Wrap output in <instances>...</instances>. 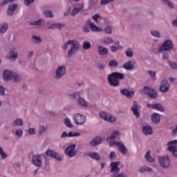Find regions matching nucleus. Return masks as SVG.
Instances as JSON below:
<instances>
[{"instance_id": "obj_56", "label": "nucleus", "mask_w": 177, "mask_h": 177, "mask_svg": "<svg viewBox=\"0 0 177 177\" xmlns=\"http://www.w3.org/2000/svg\"><path fill=\"white\" fill-rule=\"evenodd\" d=\"M0 95L1 96H3V95H5V88H3V86H0Z\"/></svg>"}, {"instance_id": "obj_42", "label": "nucleus", "mask_w": 177, "mask_h": 177, "mask_svg": "<svg viewBox=\"0 0 177 177\" xmlns=\"http://www.w3.org/2000/svg\"><path fill=\"white\" fill-rule=\"evenodd\" d=\"M111 177H127L125 173H113Z\"/></svg>"}, {"instance_id": "obj_30", "label": "nucleus", "mask_w": 177, "mask_h": 177, "mask_svg": "<svg viewBox=\"0 0 177 177\" xmlns=\"http://www.w3.org/2000/svg\"><path fill=\"white\" fill-rule=\"evenodd\" d=\"M9 54H10V57H9L10 60H13V62H15V60L17 59L18 54L17 52H15L14 50H11L10 51Z\"/></svg>"}, {"instance_id": "obj_5", "label": "nucleus", "mask_w": 177, "mask_h": 177, "mask_svg": "<svg viewBox=\"0 0 177 177\" xmlns=\"http://www.w3.org/2000/svg\"><path fill=\"white\" fill-rule=\"evenodd\" d=\"M141 92L144 95H147L151 99H156L157 96H158L154 88H150L147 86H144Z\"/></svg>"}, {"instance_id": "obj_55", "label": "nucleus", "mask_w": 177, "mask_h": 177, "mask_svg": "<svg viewBox=\"0 0 177 177\" xmlns=\"http://www.w3.org/2000/svg\"><path fill=\"white\" fill-rule=\"evenodd\" d=\"M99 17H100V15H99V14H95L93 16L92 19L95 21V23H97V19H99Z\"/></svg>"}, {"instance_id": "obj_37", "label": "nucleus", "mask_w": 177, "mask_h": 177, "mask_svg": "<svg viewBox=\"0 0 177 177\" xmlns=\"http://www.w3.org/2000/svg\"><path fill=\"white\" fill-rule=\"evenodd\" d=\"M162 2L164 5H167V6L171 8V9H174V3H172L169 0H162Z\"/></svg>"}, {"instance_id": "obj_27", "label": "nucleus", "mask_w": 177, "mask_h": 177, "mask_svg": "<svg viewBox=\"0 0 177 177\" xmlns=\"http://www.w3.org/2000/svg\"><path fill=\"white\" fill-rule=\"evenodd\" d=\"M98 53L100 55V56H104V55H107V53H109V50H107V48L103 46H99Z\"/></svg>"}, {"instance_id": "obj_2", "label": "nucleus", "mask_w": 177, "mask_h": 177, "mask_svg": "<svg viewBox=\"0 0 177 177\" xmlns=\"http://www.w3.org/2000/svg\"><path fill=\"white\" fill-rule=\"evenodd\" d=\"M118 80H124V74L113 72L108 76V82L111 86H118L120 85V81Z\"/></svg>"}, {"instance_id": "obj_12", "label": "nucleus", "mask_w": 177, "mask_h": 177, "mask_svg": "<svg viewBox=\"0 0 177 177\" xmlns=\"http://www.w3.org/2000/svg\"><path fill=\"white\" fill-rule=\"evenodd\" d=\"M139 110H140V105H139L136 101L133 102V104L131 107V111L136 117L139 118L140 117V113H139Z\"/></svg>"}, {"instance_id": "obj_26", "label": "nucleus", "mask_w": 177, "mask_h": 177, "mask_svg": "<svg viewBox=\"0 0 177 177\" xmlns=\"http://www.w3.org/2000/svg\"><path fill=\"white\" fill-rule=\"evenodd\" d=\"M120 135V132H118V131H113L111 136L107 137L106 140V142H110V140H114V139H115V138H117V136H118Z\"/></svg>"}, {"instance_id": "obj_35", "label": "nucleus", "mask_w": 177, "mask_h": 177, "mask_svg": "<svg viewBox=\"0 0 177 177\" xmlns=\"http://www.w3.org/2000/svg\"><path fill=\"white\" fill-rule=\"evenodd\" d=\"M152 171H153V169H151L149 167H146V166L142 167L140 169V173H142V172H152Z\"/></svg>"}, {"instance_id": "obj_21", "label": "nucleus", "mask_w": 177, "mask_h": 177, "mask_svg": "<svg viewBox=\"0 0 177 177\" xmlns=\"http://www.w3.org/2000/svg\"><path fill=\"white\" fill-rule=\"evenodd\" d=\"M17 9V4H11L9 6L7 10L8 16H13L15 15V11Z\"/></svg>"}, {"instance_id": "obj_13", "label": "nucleus", "mask_w": 177, "mask_h": 177, "mask_svg": "<svg viewBox=\"0 0 177 177\" xmlns=\"http://www.w3.org/2000/svg\"><path fill=\"white\" fill-rule=\"evenodd\" d=\"M71 96H72V97H73V99H77V97H78L79 104H82V106H84V107H86V106H88V104L86 103L85 100H84V98L81 97L80 93H72V95H71Z\"/></svg>"}, {"instance_id": "obj_8", "label": "nucleus", "mask_w": 177, "mask_h": 177, "mask_svg": "<svg viewBox=\"0 0 177 177\" xmlns=\"http://www.w3.org/2000/svg\"><path fill=\"white\" fill-rule=\"evenodd\" d=\"M74 122L76 125H84V123L86 122V117L80 113L74 115Z\"/></svg>"}, {"instance_id": "obj_63", "label": "nucleus", "mask_w": 177, "mask_h": 177, "mask_svg": "<svg viewBox=\"0 0 177 177\" xmlns=\"http://www.w3.org/2000/svg\"><path fill=\"white\" fill-rule=\"evenodd\" d=\"M83 31L84 32H89V28L88 26H84Z\"/></svg>"}, {"instance_id": "obj_40", "label": "nucleus", "mask_w": 177, "mask_h": 177, "mask_svg": "<svg viewBox=\"0 0 177 177\" xmlns=\"http://www.w3.org/2000/svg\"><path fill=\"white\" fill-rule=\"evenodd\" d=\"M48 129V128L44 126H40L39 127V135H42V133H44V132H46V130Z\"/></svg>"}, {"instance_id": "obj_14", "label": "nucleus", "mask_w": 177, "mask_h": 177, "mask_svg": "<svg viewBox=\"0 0 177 177\" xmlns=\"http://www.w3.org/2000/svg\"><path fill=\"white\" fill-rule=\"evenodd\" d=\"M64 74H66V67L64 66H58L56 70L55 78L59 80V78H62Z\"/></svg>"}, {"instance_id": "obj_61", "label": "nucleus", "mask_w": 177, "mask_h": 177, "mask_svg": "<svg viewBox=\"0 0 177 177\" xmlns=\"http://www.w3.org/2000/svg\"><path fill=\"white\" fill-rule=\"evenodd\" d=\"M109 157L111 160H113V158H115V152L112 151L109 154Z\"/></svg>"}, {"instance_id": "obj_46", "label": "nucleus", "mask_w": 177, "mask_h": 177, "mask_svg": "<svg viewBox=\"0 0 177 177\" xmlns=\"http://www.w3.org/2000/svg\"><path fill=\"white\" fill-rule=\"evenodd\" d=\"M81 134L80 133H74V132H69L68 133V138H73L74 136H80Z\"/></svg>"}, {"instance_id": "obj_62", "label": "nucleus", "mask_w": 177, "mask_h": 177, "mask_svg": "<svg viewBox=\"0 0 177 177\" xmlns=\"http://www.w3.org/2000/svg\"><path fill=\"white\" fill-rule=\"evenodd\" d=\"M110 49L111 52H117L118 48L115 46H111Z\"/></svg>"}, {"instance_id": "obj_58", "label": "nucleus", "mask_w": 177, "mask_h": 177, "mask_svg": "<svg viewBox=\"0 0 177 177\" xmlns=\"http://www.w3.org/2000/svg\"><path fill=\"white\" fill-rule=\"evenodd\" d=\"M35 0H25L24 3L26 5V6H28L30 3H32Z\"/></svg>"}, {"instance_id": "obj_44", "label": "nucleus", "mask_w": 177, "mask_h": 177, "mask_svg": "<svg viewBox=\"0 0 177 177\" xmlns=\"http://www.w3.org/2000/svg\"><path fill=\"white\" fill-rule=\"evenodd\" d=\"M44 15L46 17H53V14L52 13V11L50 10H46L44 12Z\"/></svg>"}, {"instance_id": "obj_19", "label": "nucleus", "mask_w": 177, "mask_h": 177, "mask_svg": "<svg viewBox=\"0 0 177 177\" xmlns=\"http://www.w3.org/2000/svg\"><path fill=\"white\" fill-rule=\"evenodd\" d=\"M46 154L48 157H53V158H56V160H58L59 161H62V156H60V155L56 153V152H55V151H52L50 149H48L46 152Z\"/></svg>"}, {"instance_id": "obj_52", "label": "nucleus", "mask_w": 177, "mask_h": 177, "mask_svg": "<svg viewBox=\"0 0 177 177\" xmlns=\"http://www.w3.org/2000/svg\"><path fill=\"white\" fill-rule=\"evenodd\" d=\"M114 0H101L100 4L101 5H106L107 3H110V2H113Z\"/></svg>"}, {"instance_id": "obj_41", "label": "nucleus", "mask_w": 177, "mask_h": 177, "mask_svg": "<svg viewBox=\"0 0 177 177\" xmlns=\"http://www.w3.org/2000/svg\"><path fill=\"white\" fill-rule=\"evenodd\" d=\"M82 8H84V6L80 7L78 8H74L71 12L72 16H75L78 12H81V10H82Z\"/></svg>"}, {"instance_id": "obj_32", "label": "nucleus", "mask_w": 177, "mask_h": 177, "mask_svg": "<svg viewBox=\"0 0 177 177\" xmlns=\"http://www.w3.org/2000/svg\"><path fill=\"white\" fill-rule=\"evenodd\" d=\"M64 27V24H54L48 27L49 30H54V28H62Z\"/></svg>"}, {"instance_id": "obj_7", "label": "nucleus", "mask_w": 177, "mask_h": 177, "mask_svg": "<svg viewBox=\"0 0 177 177\" xmlns=\"http://www.w3.org/2000/svg\"><path fill=\"white\" fill-rule=\"evenodd\" d=\"M158 160L162 168H168L171 165V160H169L168 156H160Z\"/></svg>"}, {"instance_id": "obj_11", "label": "nucleus", "mask_w": 177, "mask_h": 177, "mask_svg": "<svg viewBox=\"0 0 177 177\" xmlns=\"http://www.w3.org/2000/svg\"><path fill=\"white\" fill-rule=\"evenodd\" d=\"M159 90L163 93H167L169 91V83L167 80H162L160 83Z\"/></svg>"}, {"instance_id": "obj_1", "label": "nucleus", "mask_w": 177, "mask_h": 177, "mask_svg": "<svg viewBox=\"0 0 177 177\" xmlns=\"http://www.w3.org/2000/svg\"><path fill=\"white\" fill-rule=\"evenodd\" d=\"M70 45L71 48L68 51V57H71L73 55H75V53H77V50L80 49V44H78V41H75L74 40H69L68 41H66L62 47V49H64L65 50L68 49V46H70Z\"/></svg>"}, {"instance_id": "obj_53", "label": "nucleus", "mask_w": 177, "mask_h": 177, "mask_svg": "<svg viewBox=\"0 0 177 177\" xmlns=\"http://www.w3.org/2000/svg\"><path fill=\"white\" fill-rule=\"evenodd\" d=\"M33 39L35 44H39L41 42V38L39 37L33 36Z\"/></svg>"}, {"instance_id": "obj_39", "label": "nucleus", "mask_w": 177, "mask_h": 177, "mask_svg": "<svg viewBox=\"0 0 177 177\" xmlns=\"http://www.w3.org/2000/svg\"><path fill=\"white\" fill-rule=\"evenodd\" d=\"M102 44H105L106 45H109V44H111V42H114V40L110 37H106L102 39Z\"/></svg>"}, {"instance_id": "obj_4", "label": "nucleus", "mask_w": 177, "mask_h": 177, "mask_svg": "<svg viewBox=\"0 0 177 177\" xmlns=\"http://www.w3.org/2000/svg\"><path fill=\"white\" fill-rule=\"evenodd\" d=\"M174 50V43L171 40H166L158 48V52H171Z\"/></svg>"}, {"instance_id": "obj_45", "label": "nucleus", "mask_w": 177, "mask_h": 177, "mask_svg": "<svg viewBox=\"0 0 177 177\" xmlns=\"http://www.w3.org/2000/svg\"><path fill=\"white\" fill-rule=\"evenodd\" d=\"M64 124L66 127H68V128H71L73 126L71 125V122L70 121V119L66 118L64 120Z\"/></svg>"}, {"instance_id": "obj_34", "label": "nucleus", "mask_w": 177, "mask_h": 177, "mask_svg": "<svg viewBox=\"0 0 177 177\" xmlns=\"http://www.w3.org/2000/svg\"><path fill=\"white\" fill-rule=\"evenodd\" d=\"M82 48L84 50H88V49H91V42H89L88 41H84Z\"/></svg>"}, {"instance_id": "obj_25", "label": "nucleus", "mask_w": 177, "mask_h": 177, "mask_svg": "<svg viewBox=\"0 0 177 177\" xmlns=\"http://www.w3.org/2000/svg\"><path fill=\"white\" fill-rule=\"evenodd\" d=\"M91 31H94L96 32H100L103 31L102 28H99L97 26L95 25V24H90V26H88Z\"/></svg>"}, {"instance_id": "obj_28", "label": "nucleus", "mask_w": 177, "mask_h": 177, "mask_svg": "<svg viewBox=\"0 0 177 177\" xmlns=\"http://www.w3.org/2000/svg\"><path fill=\"white\" fill-rule=\"evenodd\" d=\"M122 68L125 70H133V65H132V62L129 61L124 64Z\"/></svg>"}, {"instance_id": "obj_59", "label": "nucleus", "mask_w": 177, "mask_h": 177, "mask_svg": "<svg viewBox=\"0 0 177 177\" xmlns=\"http://www.w3.org/2000/svg\"><path fill=\"white\" fill-rule=\"evenodd\" d=\"M148 73L152 78H154V77H156V71H149Z\"/></svg>"}, {"instance_id": "obj_36", "label": "nucleus", "mask_w": 177, "mask_h": 177, "mask_svg": "<svg viewBox=\"0 0 177 177\" xmlns=\"http://www.w3.org/2000/svg\"><path fill=\"white\" fill-rule=\"evenodd\" d=\"M13 127H21L23 125V120L21 119H17L12 123Z\"/></svg>"}, {"instance_id": "obj_50", "label": "nucleus", "mask_w": 177, "mask_h": 177, "mask_svg": "<svg viewBox=\"0 0 177 177\" xmlns=\"http://www.w3.org/2000/svg\"><path fill=\"white\" fill-rule=\"evenodd\" d=\"M109 64L110 67H113V66H118V62L115 60H112L109 62Z\"/></svg>"}, {"instance_id": "obj_43", "label": "nucleus", "mask_w": 177, "mask_h": 177, "mask_svg": "<svg viewBox=\"0 0 177 177\" xmlns=\"http://www.w3.org/2000/svg\"><path fill=\"white\" fill-rule=\"evenodd\" d=\"M168 64L170 66L171 68L174 70H177V64L175 62H172L171 61H167Z\"/></svg>"}, {"instance_id": "obj_33", "label": "nucleus", "mask_w": 177, "mask_h": 177, "mask_svg": "<svg viewBox=\"0 0 177 177\" xmlns=\"http://www.w3.org/2000/svg\"><path fill=\"white\" fill-rule=\"evenodd\" d=\"M88 156L91 158H94V160H100V155L97 153L91 152L88 153Z\"/></svg>"}, {"instance_id": "obj_10", "label": "nucleus", "mask_w": 177, "mask_h": 177, "mask_svg": "<svg viewBox=\"0 0 177 177\" xmlns=\"http://www.w3.org/2000/svg\"><path fill=\"white\" fill-rule=\"evenodd\" d=\"M100 118H102V120H104L105 121H107L108 122H115V118L109 113H106V112H100Z\"/></svg>"}, {"instance_id": "obj_24", "label": "nucleus", "mask_w": 177, "mask_h": 177, "mask_svg": "<svg viewBox=\"0 0 177 177\" xmlns=\"http://www.w3.org/2000/svg\"><path fill=\"white\" fill-rule=\"evenodd\" d=\"M142 131L144 135H151L153 133V129L150 126H145L142 127Z\"/></svg>"}, {"instance_id": "obj_18", "label": "nucleus", "mask_w": 177, "mask_h": 177, "mask_svg": "<svg viewBox=\"0 0 177 177\" xmlns=\"http://www.w3.org/2000/svg\"><path fill=\"white\" fill-rule=\"evenodd\" d=\"M120 162H112L111 163V170L110 172H113V174H117L120 172Z\"/></svg>"}, {"instance_id": "obj_16", "label": "nucleus", "mask_w": 177, "mask_h": 177, "mask_svg": "<svg viewBox=\"0 0 177 177\" xmlns=\"http://www.w3.org/2000/svg\"><path fill=\"white\" fill-rule=\"evenodd\" d=\"M32 162L36 167L42 165V156L41 155H34L32 156Z\"/></svg>"}, {"instance_id": "obj_17", "label": "nucleus", "mask_w": 177, "mask_h": 177, "mask_svg": "<svg viewBox=\"0 0 177 177\" xmlns=\"http://www.w3.org/2000/svg\"><path fill=\"white\" fill-rule=\"evenodd\" d=\"M120 93L123 95V96H125L126 97H128L129 99H132V96L135 95V91H129V89L124 88L120 90Z\"/></svg>"}, {"instance_id": "obj_31", "label": "nucleus", "mask_w": 177, "mask_h": 177, "mask_svg": "<svg viewBox=\"0 0 177 177\" xmlns=\"http://www.w3.org/2000/svg\"><path fill=\"white\" fill-rule=\"evenodd\" d=\"M6 31H8L7 23H4L2 25H0V34H3Z\"/></svg>"}, {"instance_id": "obj_64", "label": "nucleus", "mask_w": 177, "mask_h": 177, "mask_svg": "<svg viewBox=\"0 0 177 177\" xmlns=\"http://www.w3.org/2000/svg\"><path fill=\"white\" fill-rule=\"evenodd\" d=\"M176 132H177V124L176 126V129L173 130L172 131V135H176Z\"/></svg>"}, {"instance_id": "obj_38", "label": "nucleus", "mask_w": 177, "mask_h": 177, "mask_svg": "<svg viewBox=\"0 0 177 177\" xmlns=\"http://www.w3.org/2000/svg\"><path fill=\"white\" fill-rule=\"evenodd\" d=\"M125 53L127 57H132L133 56V50H132V48H128L125 51Z\"/></svg>"}, {"instance_id": "obj_54", "label": "nucleus", "mask_w": 177, "mask_h": 177, "mask_svg": "<svg viewBox=\"0 0 177 177\" xmlns=\"http://www.w3.org/2000/svg\"><path fill=\"white\" fill-rule=\"evenodd\" d=\"M28 133H30V135H35L37 132L35 131V129L34 128H29Z\"/></svg>"}, {"instance_id": "obj_47", "label": "nucleus", "mask_w": 177, "mask_h": 177, "mask_svg": "<svg viewBox=\"0 0 177 177\" xmlns=\"http://www.w3.org/2000/svg\"><path fill=\"white\" fill-rule=\"evenodd\" d=\"M42 22V19H39L37 21H35L30 23V26H41V23Z\"/></svg>"}, {"instance_id": "obj_48", "label": "nucleus", "mask_w": 177, "mask_h": 177, "mask_svg": "<svg viewBox=\"0 0 177 177\" xmlns=\"http://www.w3.org/2000/svg\"><path fill=\"white\" fill-rule=\"evenodd\" d=\"M151 35H153V37H156V38H160V37L159 31L151 30Z\"/></svg>"}, {"instance_id": "obj_57", "label": "nucleus", "mask_w": 177, "mask_h": 177, "mask_svg": "<svg viewBox=\"0 0 177 177\" xmlns=\"http://www.w3.org/2000/svg\"><path fill=\"white\" fill-rule=\"evenodd\" d=\"M16 135H17V136H21L23 135V130H21V129L17 130Z\"/></svg>"}, {"instance_id": "obj_3", "label": "nucleus", "mask_w": 177, "mask_h": 177, "mask_svg": "<svg viewBox=\"0 0 177 177\" xmlns=\"http://www.w3.org/2000/svg\"><path fill=\"white\" fill-rule=\"evenodd\" d=\"M3 77L6 81H10L12 80L14 82H19L20 81V75L10 71H5L3 73Z\"/></svg>"}, {"instance_id": "obj_20", "label": "nucleus", "mask_w": 177, "mask_h": 177, "mask_svg": "<svg viewBox=\"0 0 177 177\" xmlns=\"http://www.w3.org/2000/svg\"><path fill=\"white\" fill-rule=\"evenodd\" d=\"M147 107L149 109H155L156 110H158V111H164V106L161 104H147Z\"/></svg>"}, {"instance_id": "obj_49", "label": "nucleus", "mask_w": 177, "mask_h": 177, "mask_svg": "<svg viewBox=\"0 0 177 177\" xmlns=\"http://www.w3.org/2000/svg\"><path fill=\"white\" fill-rule=\"evenodd\" d=\"M0 156H1L3 158H6V157H8V155L3 151L2 147H0Z\"/></svg>"}, {"instance_id": "obj_60", "label": "nucleus", "mask_w": 177, "mask_h": 177, "mask_svg": "<svg viewBox=\"0 0 177 177\" xmlns=\"http://www.w3.org/2000/svg\"><path fill=\"white\" fill-rule=\"evenodd\" d=\"M169 57V55H168V53H164L162 54V59H164L165 60H168Z\"/></svg>"}, {"instance_id": "obj_29", "label": "nucleus", "mask_w": 177, "mask_h": 177, "mask_svg": "<svg viewBox=\"0 0 177 177\" xmlns=\"http://www.w3.org/2000/svg\"><path fill=\"white\" fill-rule=\"evenodd\" d=\"M145 158L147 160V161H149V162H154V161H156L154 158L150 156V151H147V153H145Z\"/></svg>"}, {"instance_id": "obj_51", "label": "nucleus", "mask_w": 177, "mask_h": 177, "mask_svg": "<svg viewBox=\"0 0 177 177\" xmlns=\"http://www.w3.org/2000/svg\"><path fill=\"white\" fill-rule=\"evenodd\" d=\"M112 31H113V28H111V27L110 26H107L104 30V32H106V34H111Z\"/></svg>"}, {"instance_id": "obj_15", "label": "nucleus", "mask_w": 177, "mask_h": 177, "mask_svg": "<svg viewBox=\"0 0 177 177\" xmlns=\"http://www.w3.org/2000/svg\"><path fill=\"white\" fill-rule=\"evenodd\" d=\"M76 146L75 145H71L66 149V154H67L68 157H74V156H75V151H74V150H75Z\"/></svg>"}, {"instance_id": "obj_22", "label": "nucleus", "mask_w": 177, "mask_h": 177, "mask_svg": "<svg viewBox=\"0 0 177 177\" xmlns=\"http://www.w3.org/2000/svg\"><path fill=\"white\" fill-rule=\"evenodd\" d=\"M161 116L158 113H153L151 115V121L153 124H160Z\"/></svg>"}, {"instance_id": "obj_6", "label": "nucleus", "mask_w": 177, "mask_h": 177, "mask_svg": "<svg viewBox=\"0 0 177 177\" xmlns=\"http://www.w3.org/2000/svg\"><path fill=\"white\" fill-rule=\"evenodd\" d=\"M110 147H112L115 145L118 146V150L120 151V153H122V154H127L128 153V149L126 148L125 145L121 142H117V141H113L109 143Z\"/></svg>"}, {"instance_id": "obj_9", "label": "nucleus", "mask_w": 177, "mask_h": 177, "mask_svg": "<svg viewBox=\"0 0 177 177\" xmlns=\"http://www.w3.org/2000/svg\"><path fill=\"white\" fill-rule=\"evenodd\" d=\"M176 144H177V140L169 141L167 143L168 150L169 151H171L173 153V156L177 158V150H176Z\"/></svg>"}, {"instance_id": "obj_23", "label": "nucleus", "mask_w": 177, "mask_h": 177, "mask_svg": "<svg viewBox=\"0 0 177 177\" xmlns=\"http://www.w3.org/2000/svg\"><path fill=\"white\" fill-rule=\"evenodd\" d=\"M100 143H102V138L100 137H95L90 142L91 146H93L94 147L99 146Z\"/></svg>"}]
</instances>
